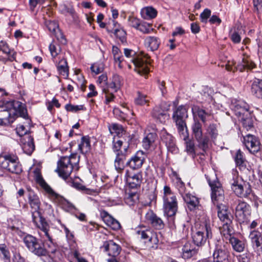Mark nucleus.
Listing matches in <instances>:
<instances>
[{"instance_id":"obj_43","label":"nucleus","mask_w":262,"mask_h":262,"mask_svg":"<svg viewBox=\"0 0 262 262\" xmlns=\"http://www.w3.org/2000/svg\"><path fill=\"white\" fill-rule=\"evenodd\" d=\"M122 84V78L119 75L115 74L112 77V81L109 84L108 88L112 89L114 92H116L121 88Z\"/></svg>"},{"instance_id":"obj_9","label":"nucleus","mask_w":262,"mask_h":262,"mask_svg":"<svg viewBox=\"0 0 262 262\" xmlns=\"http://www.w3.org/2000/svg\"><path fill=\"white\" fill-rule=\"evenodd\" d=\"M230 184L232 190L237 196L251 199L250 196L252 195V189L248 183L243 182L236 177L230 181Z\"/></svg>"},{"instance_id":"obj_33","label":"nucleus","mask_w":262,"mask_h":262,"mask_svg":"<svg viewBox=\"0 0 262 262\" xmlns=\"http://www.w3.org/2000/svg\"><path fill=\"white\" fill-rule=\"evenodd\" d=\"M59 9L60 12L65 15H71L74 21L76 22L78 17L75 13L73 6L70 3H63L59 6Z\"/></svg>"},{"instance_id":"obj_56","label":"nucleus","mask_w":262,"mask_h":262,"mask_svg":"<svg viewBox=\"0 0 262 262\" xmlns=\"http://www.w3.org/2000/svg\"><path fill=\"white\" fill-rule=\"evenodd\" d=\"M163 191V200L177 198L168 186L165 185L164 187Z\"/></svg>"},{"instance_id":"obj_21","label":"nucleus","mask_w":262,"mask_h":262,"mask_svg":"<svg viewBox=\"0 0 262 262\" xmlns=\"http://www.w3.org/2000/svg\"><path fill=\"white\" fill-rule=\"evenodd\" d=\"M145 155L143 151L139 150L128 160L126 165L133 169L141 168L145 161Z\"/></svg>"},{"instance_id":"obj_62","label":"nucleus","mask_w":262,"mask_h":262,"mask_svg":"<svg viewBox=\"0 0 262 262\" xmlns=\"http://www.w3.org/2000/svg\"><path fill=\"white\" fill-rule=\"evenodd\" d=\"M231 39L234 43H239L241 41V38L239 34L236 32L235 29H231L230 33Z\"/></svg>"},{"instance_id":"obj_53","label":"nucleus","mask_w":262,"mask_h":262,"mask_svg":"<svg viewBox=\"0 0 262 262\" xmlns=\"http://www.w3.org/2000/svg\"><path fill=\"white\" fill-rule=\"evenodd\" d=\"M137 30L145 34H149L153 31L151 25L146 22L141 21Z\"/></svg>"},{"instance_id":"obj_16","label":"nucleus","mask_w":262,"mask_h":262,"mask_svg":"<svg viewBox=\"0 0 262 262\" xmlns=\"http://www.w3.org/2000/svg\"><path fill=\"white\" fill-rule=\"evenodd\" d=\"M180 185L179 192L187 204L188 209L190 211L194 210L199 204L198 198L190 193L184 194V184L181 182Z\"/></svg>"},{"instance_id":"obj_39","label":"nucleus","mask_w":262,"mask_h":262,"mask_svg":"<svg viewBox=\"0 0 262 262\" xmlns=\"http://www.w3.org/2000/svg\"><path fill=\"white\" fill-rule=\"evenodd\" d=\"M231 244L233 249L237 252H242L244 251L245 248V242L233 236L229 241Z\"/></svg>"},{"instance_id":"obj_27","label":"nucleus","mask_w":262,"mask_h":262,"mask_svg":"<svg viewBox=\"0 0 262 262\" xmlns=\"http://www.w3.org/2000/svg\"><path fill=\"white\" fill-rule=\"evenodd\" d=\"M251 92L258 99H262V79L254 78L250 81Z\"/></svg>"},{"instance_id":"obj_25","label":"nucleus","mask_w":262,"mask_h":262,"mask_svg":"<svg viewBox=\"0 0 262 262\" xmlns=\"http://www.w3.org/2000/svg\"><path fill=\"white\" fill-rule=\"evenodd\" d=\"M162 140L167 147L168 152L172 154H176L178 152V148L177 147L174 138L167 133H164L161 137Z\"/></svg>"},{"instance_id":"obj_55","label":"nucleus","mask_w":262,"mask_h":262,"mask_svg":"<svg viewBox=\"0 0 262 262\" xmlns=\"http://www.w3.org/2000/svg\"><path fill=\"white\" fill-rule=\"evenodd\" d=\"M90 69L93 73L97 75L103 71L104 66L102 63L97 62L92 64Z\"/></svg>"},{"instance_id":"obj_31","label":"nucleus","mask_w":262,"mask_h":262,"mask_svg":"<svg viewBox=\"0 0 262 262\" xmlns=\"http://www.w3.org/2000/svg\"><path fill=\"white\" fill-rule=\"evenodd\" d=\"M232 223L223 224L220 227V231L222 236L226 240H230L234 236V231Z\"/></svg>"},{"instance_id":"obj_28","label":"nucleus","mask_w":262,"mask_h":262,"mask_svg":"<svg viewBox=\"0 0 262 262\" xmlns=\"http://www.w3.org/2000/svg\"><path fill=\"white\" fill-rule=\"evenodd\" d=\"M157 135L156 133H149L142 141L143 147L146 150L154 149L156 146Z\"/></svg>"},{"instance_id":"obj_44","label":"nucleus","mask_w":262,"mask_h":262,"mask_svg":"<svg viewBox=\"0 0 262 262\" xmlns=\"http://www.w3.org/2000/svg\"><path fill=\"white\" fill-rule=\"evenodd\" d=\"M152 116L161 123H164L168 118L167 114L159 107H155L152 112Z\"/></svg>"},{"instance_id":"obj_26","label":"nucleus","mask_w":262,"mask_h":262,"mask_svg":"<svg viewBox=\"0 0 262 262\" xmlns=\"http://www.w3.org/2000/svg\"><path fill=\"white\" fill-rule=\"evenodd\" d=\"M34 179L36 182L39 185V186L43 189V190L52 196H55L56 193L51 188V187L43 179L41 174L39 170H35L34 171Z\"/></svg>"},{"instance_id":"obj_38","label":"nucleus","mask_w":262,"mask_h":262,"mask_svg":"<svg viewBox=\"0 0 262 262\" xmlns=\"http://www.w3.org/2000/svg\"><path fill=\"white\" fill-rule=\"evenodd\" d=\"M157 10L151 6L144 7L141 10V15L142 18L148 20L155 18L157 15Z\"/></svg>"},{"instance_id":"obj_8","label":"nucleus","mask_w":262,"mask_h":262,"mask_svg":"<svg viewBox=\"0 0 262 262\" xmlns=\"http://www.w3.org/2000/svg\"><path fill=\"white\" fill-rule=\"evenodd\" d=\"M0 166L2 168L13 173L19 174L22 171L18 158L15 155H0Z\"/></svg>"},{"instance_id":"obj_4","label":"nucleus","mask_w":262,"mask_h":262,"mask_svg":"<svg viewBox=\"0 0 262 262\" xmlns=\"http://www.w3.org/2000/svg\"><path fill=\"white\" fill-rule=\"evenodd\" d=\"M36 227L38 229V232L40 237L43 240L42 243L47 250V255L49 253H55L57 251V246L52 238L49 224L47 222L40 223L39 226Z\"/></svg>"},{"instance_id":"obj_49","label":"nucleus","mask_w":262,"mask_h":262,"mask_svg":"<svg viewBox=\"0 0 262 262\" xmlns=\"http://www.w3.org/2000/svg\"><path fill=\"white\" fill-rule=\"evenodd\" d=\"M108 128L111 134H115L118 137L121 136L124 132L122 125L117 123L112 124Z\"/></svg>"},{"instance_id":"obj_51","label":"nucleus","mask_w":262,"mask_h":262,"mask_svg":"<svg viewBox=\"0 0 262 262\" xmlns=\"http://www.w3.org/2000/svg\"><path fill=\"white\" fill-rule=\"evenodd\" d=\"M207 133L210 136L212 140L216 139L218 136V130L214 124H210L207 128Z\"/></svg>"},{"instance_id":"obj_46","label":"nucleus","mask_w":262,"mask_h":262,"mask_svg":"<svg viewBox=\"0 0 262 262\" xmlns=\"http://www.w3.org/2000/svg\"><path fill=\"white\" fill-rule=\"evenodd\" d=\"M0 256L5 262H11V254L5 244H0Z\"/></svg>"},{"instance_id":"obj_1","label":"nucleus","mask_w":262,"mask_h":262,"mask_svg":"<svg viewBox=\"0 0 262 262\" xmlns=\"http://www.w3.org/2000/svg\"><path fill=\"white\" fill-rule=\"evenodd\" d=\"M80 155L77 153L72 154L70 157H61L57 162V167L55 171L59 176L63 179H67L74 170L78 171L80 166L79 163Z\"/></svg>"},{"instance_id":"obj_20","label":"nucleus","mask_w":262,"mask_h":262,"mask_svg":"<svg viewBox=\"0 0 262 262\" xmlns=\"http://www.w3.org/2000/svg\"><path fill=\"white\" fill-rule=\"evenodd\" d=\"M231 108L238 119L242 118V117H246L249 115L250 113L248 104L244 101H236L235 103L232 104Z\"/></svg>"},{"instance_id":"obj_59","label":"nucleus","mask_w":262,"mask_h":262,"mask_svg":"<svg viewBox=\"0 0 262 262\" xmlns=\"http://www.w3.org/2000/svg\"><path fill=\"white\" fill-rule=\"evenodd\" d=\"M113 114L119 120H127V118L121 108L115 107L113 110Z\"/></svg>"},{"instance_id":"obj_35","label":"nucleus","mask_w":262,"mask_h":262,"mask_svg":"<svg viewBox=\"0 0 262 262\" xmlns=\"http://www.w3.org/2000/svg\"><path fill=\"white\" fill-rule=\"evenodd\" d=\"M197 250L189 243H186L182 249L181 256L184 259H188L197 253Z\"/></svg>"},{"instance_id":"obj_10","label":"nucleus","mask_w":262,"mask_h":262,"mask_svg":"<svg viewBox=\"0 0 262 262\" xmlns=\"http://www.w3.org/2000/svg\"><path fill=\"white\" fill-rule=\"evenodd\" d=\"M235 215L239 223L248 224L250 222L251 215L250 206L247 203L241 200L235 201Z\"/></svg>"},{"instance_id":"obj_17","label":"nucleus","mask_w":262,"mask_h":262,"mask_svg":"<svg viewBox=\"0 0 262 262\" xmlns=\"http://www.w3.org/2000/svg\"><path fill=\"white\" fill-rule=\"evenodd\" d=\"M100 249L110 257H117L121 250V247L112 240L105 241Z\"/></svg>"},{"instance_id":"obj_12","label":"nucleus","mask_w":262,"mask_h":262,"mask_svg":"<svg viewBox=\"0 0 262 262\" xmlns=\"http://www.w3.org/2000/svg\"><path fill=\"white\" fill-rule=\"evenodd\" d=\"M149 57L147 54L143 57L137 56L132 59L135 66L134 70L139 74H147L149 71Z\"/></svg>"},{"instance_id":"obj_15","label":"nucleus","mask_w":262,"mask_h":262,"mask_svg":"<svg viewBox=\"0 0 262 262\" xmlns=\"http://www.w3.org/2000/svg\"><path fill=\"white\" fill-rule=\"evenodd\" d=\"M249 238L254 252L260 255L262 253V233L253 230L250 232Z\"/></svg>"},{"instance_id":"obj_23","label":"nucleus","mask_w":262,"mask_h":262,"mask_svg":"<svg viewBox=\"0 0 262 262\" xmlns=\"http://www.w3.org/2000/svg\"><path fill=\"white\" fill-rule=\"evenodd\" d=\"M12 51L9 48L6 42L0 41V61L6 62L8 60L12 61L14 59L13 55L11 56Z\"/></svg>"},{"instance_id":"obj_54","label":"nucleus","mask_w":262,"mask_h":262,"mask_svg":"<svg viewBox=\"0 0 262 262\" xmlns=\"http://www.w3.org/2000/svg\"><path fill=\"white\" fill-rule=\"evenodd\" d=\"M138 97L136 98L135 102L136 104L143 105L149 102L147 96L140 93H138Z\"/></svg>"},{"instance_id":"obj_29","label":"nucleus","mask_w":262,"mask_h":262,"mask_svg":"<svg viewBox=\"0 0 262 262\" xmlns=\"http://www.w3.org/2000/svg\"><path fill=\"white\" fill-rule=\"evenodd\" d=\"M125 177L127 182L132 187H136L139 186L142 180V175L141 172L131 173L127 170Z\"/></svg>"},{"instance_id":"obj_6","label":"nucleus","mask_w":262,"mask_h":262,"mask_svg":"<svg viewBox=\"0 0 262 262\" xmlns=\"http://www.w3.org/2000/svg\"><path fill=\"white\" fill-rule=\"evenodd\" d=\"M23 242L28 250L38 256L47 255V250L44 244L36 237L27 234L23 238Z\"/></svg>"},{"instance_id":"obj_24","label":"nucleus","mask_w":262,"mask_h":262,"mask_svg":"<svg viewBox=\"0 0 262 262\" xmlns=\"http://www.w3.org/2000/svg\"><path fill=\"white\" fill-rule=\"evenodd\" d=\"M145 218L157 229L160 230L164 227V224L162 219L151 210H149L146 213Z\"/></svg>"},{"instance_id":"obj_50","label":"nucleus","mask_w":262,"mask_h":262,"mask_svg":"<svg viewBox=\"0 0 262 262\" xmlns=\"http://www.w3.org/2000/svg\"><path fill=\"white\" fill-rule=\"evenodd\" d=\"M238 120L242 122L243 126L246 128L247 130H248L253 127V121L250 113L249 114V115L246 117H242V118Z\"/></svg>"},{"instance_id":"obj_47","label":"nucleus","mask_w":262,"mask_h":262,"mask_svg":"<svg viewBox=\"0 0 262 262\" xmlns=\"http://www.w3.org/2000/svg\"><path fill=\"white\" fill-rule=\"evenodd\" d=\"M125 203L129 206H134L139 201V195L137 193H130L126 195Z\"/></svg>"},{"instance_id":"obj_11","label":"nucleus","mask_w":262,"mask_h":262,"mask_svg":"<svg viewBox=\"0 0 262 262\" xmlns=\"http://www.w3.org/2000/svg\"><path fill=\"white\" fill-rule=\"evenodd\" d=\"M138 235L145 241L148 246L152 249H156L158 247L159 239L157 234L150 229H141L137 231Z\"/></svg>"},{"instance_id":"obj_48","label":"nucleus","mask_w":262,"mask_h":262,"mask_svg":"<svg viewBox=\"0 0 262 262\" xmlns=\"http://www.w3.org/2000/svg\"><path fill=\"white\" fill-rule=\"evenodd\" d=\"M92 140L95 139L89 136H83V154H90L91 150V143Z\"/></svg>"},{"instance_id":"obj_32","label":"nucleus","mask_w":262,"mask_h":262,"mask_svg":"<svg viewBox=\"0 0 262 262\" xmlns=\"http://www.w3.org/2000/svg\"><path fill=\"white\" fill-rule=\"evenodd\" d=\"M160 43V39L156 36H147L144 40L145 47L151 51L157 50Z\"/></svg>"},{"instance_id":"obj_36","label":"nucleus","mask_w":262,"mask_h":262,"mask_svg":"<svg viewBox=\"0 0 262 262\" xmlns=\"http://www.w3.org/2000/svg\"><path fill=\"white\" fill-rule=\"evenodd\" d=\"M103 220L108 226L114 230H118L121 228L119 222L106 212H103Z\"/></svg>"},{"instance_id":"obj_63","label":"nucleus","mask_w":262,"mask_h":262,"mask_svg":"<svg viewBox=\"0 0 262 262\" xmlns=\"http://www.w3.org/2000/svg\"><path fill=\"white\" fill-rule=\"evenodd\" d=\"M254 11L257 14L262 13V0H253Z\"/></svg>"},{"instance_id":"obj_18","label":"nucleus","mask_w":262,"mask_h":262,"mask_svg":"<svg viewBox=\"0 0 262 262\" xmlns=\"http://www.w3.org/2000/svg\"><path fill=\"white\" fill-rule=\"evenodd\" d=\"M113 28H111V25L106 27V30L108 33H113L117 39H118L122 44L126 43V33L124 30L122 28L117 21H113Z\"/></svg>"},{"instance_id":"obj_60","label":"nucleus","mask_w":262,"mask_h":262,"mask_svg":"<svg viewBox=\"0 0 262 262\" xmlns=\"http://www.w3.org/2000/svg\"><path fill=\"white\" fill-rule=\"evenodd\" d=\"M209 92H211V90L208 87H204L202 90L201 93L203 98L202 99L205 101L210 102L212 100V97Z\"/></svg>"},{"instance_id":"obj_7","label":"nucleus","mask_w":262,"mask_h":262,"mask_svg":"<svg viewBox=\"0 0 262 262\" xmlns=\"http://www.w3.org/2000/svg\"><path fill=\"white\" fill-rule=\"evenodd\" d=\"M164 215L166 217L170 228H175V216L178 211V205L177 198L163 200Z\"/></svg>"},{"instance_id":"obj_2","label":"nucleus","mask_w":262,"mask_h":262,"mask_svg":"<svg viewBox=\"0 0 262 262\" xmlns=\"http://www.w3.org/2000/svg\"><path fill=\"white\" fill-rule=\"evenodd\" d=\"M196 231L192 234V242L196 246L202 247L212 237V225L208 219H205L200 223L196 224Z\"/></svg>"},{"instance_id":"obj_14","label":"nucleus","mask_w":262,"mask_h":262,"mask_svg":"<svg viewBox=\"0 0 262 262\" xmlns=\"http://www.w3.org/2000/svg\"><path fill=\"white\" fill-rule=\"evenodd\" d=\"M209 186L212 190L211 199L214 205L220 204L219 202H222L224 199V190L221 184L218 181L211 182L208 180Z\"/></svg>"},{"instance_id":"obj_41","label":"nucleus","mask_w":262,"mask_h":262,"mask_svg":"<svg viewBox=\"0 0 262 262\" xmlns=\"http://www.w3.org/2000/svg\"><path fill=\"white\" fill-rule=\"evenodd\" d=\"M56 67L59 74L64 77L69 75V67L67 60L62 58L56 64Z\"/></svg>"},{"instance_id":"obj_34","label":"nucleus","mask_w":262,"mask_h":262,"mask_svg":"<svg viewBox=\"0 0 262 262\" xmlns=\"http://www.w3.org/2000/svg\"><path fill=\"white\" fill-rule=\"evenodd\" d=\"M256 67L255 64L251 60L248 56H244L240 63L237 67L236 69L240 72H243L244 70H251Z\"/></svg>"},{"instance_id":"obj_40","label":"nucleus","mask_w":262,"mask_h":262,"mask_svg":"<svg viewBox=\"0 0 262 262\" xmlns=\"http://www.w3.org/2000/svg\"><path fill=\"white\" fill-rule=\"evenodd\" d=\"M24 140L25 142L23 143L22 148L25 153L30 155L35 149L33 139L30 136H28L24 138Z\"/></svg>"},{"instance_id":"obj_58","label":"nucleus","mask_w":262,"mask_h":262,"mask_svg":"<svg viewBox=\"0 0 262 262\" xmlns=\"http://www.w3.org/2000/svg\"><path fill=\"white\" fill-rule=\"evenodd\" d=\"M102 91L105 95L106 104H108L110 102L113 101L115 96L113 94L114 92L113 90L112 92H110L108 89L103 88Z\"/></svg>"},{"instance_id":"obj_45","label":"nucleus","mask_w":262,"mask_h":262,"mask_svg":"<svg viewBox=\"0 0 262 262\" xmlns=\"http://www.w3.org/2000/svg\"><path fill=\"white\" fill-rule=\"evenodd\" d=\"M185 141V150L187 154L191 156L193 158L195 156V146L194 142L192 140L188 138Z\"/></svg>"},{"instance_id":"obj_57","label":"nucleus","mask_w":262,"mask_h":262,"mask_svg":"<svg viewBox=\"0 0 262 262\" xmlns=\"http://www.w3.org/2000/svg\"><path fill=\"white\" fill-rule=\"evenodd\" d=\"M141 21L139 19L133 16H129L127 19L128 25L132 27L135 28L137 30Z\"/></svg>"},{"instance_id":"obj_61","label":"nucleus","mask_w":262,"mask_h":262,"mask_svg":"<svg viewBox=\"0 0 262 262\" xmlns=\"http://www.w3.org/2000/svg\"><path fill=\"white\" fill-rule=\"evenodd\" d=\"M46 26L49 31L53 34L59 29L58 25L55 21H48L46 22Z\"/></svg>"},{"instance_id":"obj_64","label":"nucleus","mask_w":262,"mask_h":262,"mask_svg":"<svg viewBox=\"0 0 262 262\" xmlns=\"http://www.w3.org/2000/svg\"><path fill=\"white\" fill-rule=\"evenodd\" d=\"M73 257L71 262H82V257L80 253L77 250H74L72 252Z\"/></svg>"},{"instance_id":"obj_19","label":"nucleus","mask_w":262,"mask_h":262,"mask_svg":"<svg viewBox=\"0 0 262 262\" xmlns=\"http://www.w3.org/2000/svg\"><path fill=\"white\" fill-rule=\"evenodd\" d=\"M215 262H227L230 257V252L225 246L217 245L213 254Z\"/></svg>"},{"instance_id":"obj_22","label":"nucleus","mask_w":262,"mask_h":262,"mask_svg":"<svg viewBox=\"0 0 262 262\" xmlns=\"http://www.w3.org/2000/svg\"><path fill=\"white\" fill-rule=\"evenodd\" d=\"M216 205L217 208V216L223 224L232 223L233 216L228 207L222 204H217Z\"/></svg>"},{"instance_id":"obj_30","label":"nucleus","mask_w":262,"mask_h":262,"mask_svg":"<svg viewBox=\"0 0 262 262\" xmlns=\"http://www.w3.org/2000/svg\"><path fill=\"white\" fill-rule=\"evenodd\" d=\"M188 108L184 105L178 106L173 112L172 118L174 122L177 121H186L188 117L187 114Z\"/></svg>"},{"instance_id":"obj_37","label":"nucleus","mask_w":262,"mask_h":262,"mask_svg":"<svg viewBox=\"0 0 262 262\" xmlns=\"http://www.w3.org/2000/svg\"><path fill=\"white\" fill-rule=\"evenodd\" d=\"M126 158L125 154L123 153L122 150L117 153L114 165L115 169L118 171H120L124 168Z\"/></svg>"},{"instance_id":"obj_13","label":"nucleus","mask_w":262,"mask_h":262,"mask_svg":"<svg viewBox=\"0 0 262 262\" xmlns=\"http://www.w3.org/2000/svg\"><path fill=\"white\" fill-rule=\"evenodd\" d=\"M243 143L250 153L254 155L260 151L262 146L257 137L247 134L243 137Z\"/></svg>"},{"instance_id":"obj_42","label":"nucleus","mask_w":262,"mask_h":262,"mask_svg":"<svg viewBox=\"0 0 262 262\" xmlns=\"http://www.w3.org/2000/svg\"><path fill=\"white\" fill-rule=\"evenodd\" d=\"M175 123L180 136L184 140H186V139L189 137V134L186 121H180L175 122Z\"/></svg>"},{"instance_id":"obj_5","label":"nucleus","mask_w":262,"mask_h":262,"mask_svg":"<svg viewBox=\"0 0 262 262\" xmlns=\"http://www.w3.org/2000/svg\"><path fill=\"white\" fill-rule=\"evenodd\" d=\"M191 127L192 136L197 141L198 147L203 151L201 155L204 156V153L209 148V138L203 133L202 124L197 119L194 118Z\"/></svg>"},{"instance_id":"obj_52","label":"nucleus","mask_w":262,"mask_h":262,"mask_svg":"<svg viewBox=\"0 0 262 262\" xmlns=\"http://www.w3.org/2000/svg\"><path fill=\"white\" fill-rule=\"evenodd\" d=\"M235 163L237 166L243 167L245 165V159L244 158L243 154L240 149H238L234 157Z\"/></svg>"},{"instance_id":"obj_3","label":"nucleus","mask_w":262,"mask_h":262,"mask_svg":"<svg viewBox=\"0 0 262 262\" xmlns=\"http://www.w3.org/2000/svg\"><path fill=\"white\" fill-rule=\"evenodd\" d=\"M28 204L30 207L32 220L36 227L40 223L47 222L41 213V202L39 196L30 187H27Z\"/></svg>"}]
</instances>
